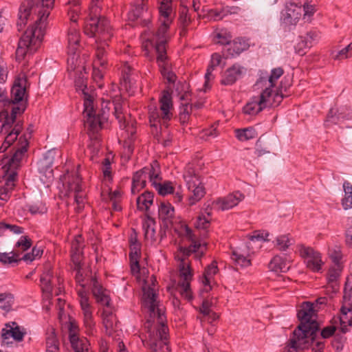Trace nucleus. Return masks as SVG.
<instances>
[{"label":"nucleus","mask_w":352,"mask_h":352,"mask_svg":"<svg viewBox=\"0 0 352 352\" xmlns=\"http://www.w3.org/2000/svg\"><path fill=\"white\" fill-rule=\"evenodd\" d=\"M4 230H5V232L6 231H9L11 233H12L14 234H17V235L23 234L24 231H25V228L21 226H19L15 224L8 223H6L5 221H4Z\"/></svg>","instance_id":"0e129e2a"},{"label":"nucleus","mask_w":352,"mask_h":352,"mask_svg":"<svg viewBox=\"0 0 352 352\" xmlns=\"http://www.w3.org/2000/svg\"><path fill=\"white\" fill-rule=\"evenodd\" d=\"M102 0H91L89 6L88 17L85 20L84 32L90 37H96V42L103 41L96 50V58L93 65L95 67L106 68L107 65L106 41L113 36L109 21L101 17V6Z\"/></svg>","instance_id":"7ed1b4c3"},{"label":"nucleus","mask_w":352,"mask_h":352,"mask_svg":"<svg viewBox=\"0 0 352 352\" xmlns=\"http://www.w3.org/2000/svg\"><path fill=\"white\" fill-rule=\"evenodd\" d=\"M90 285L93 295L96 298V301L102 305L109 306L110 302L109 296L107 294V291L98 283L96 277L91 278Z\"/></svg>","instance_id":"4be33fe9"},{"label":"nucleus","mask_w":352,"mask_h":352,"mask_svg":"<svg viewBox=\"0 0 352 352\" xmlns=\"http://www.w3.org/2000/svg\"><path fill=\"white\" fill-rule=\"evenodd\" d=\"M193 277V271L190 264L182 258L179 264V281L177 289L182 297L188 300L192 299V292L190 289V283Z\"/></svg>","instance_id":"f8f14e48"},{"label":"nucleus","mask_w":352,"mask_h":352,"mask_svg":"<svg viewBox=\"0 0 352 352\" xmlns=\"http://www.w3.org/2000/svg\"><path fill=\"white\" fill-rule=\"evenodd\" d=\"M84 239L80 234L76 235L72 241L71 252H83Z\"/></svg>","instance_id":"864d4df0"},{"label":"nucleus","mask_w":352,"mask_h":352,"mask_svg":"<svg viewBox=\"0 0 352 352\" xmlns=\"http://www.w3.org/2000/svg\"><path fill=\"white\" fill-rule=\"evenodd\" d=\"M19 146L16 148L11 157L4 156L0 165L3 170V177H6L4 187L6 190L12 191L15 186L14 182L16 178V169L19 166L24 153L27 151L28 142L25 136H21L19 140Z\"/></svg>","instance_id":"6e6552de"},{"label":"nucleus","mask_w":352,"mask_h":352,"mask_svg":"<svg viewBox=\"0 0 352 352\" xmlns=\"http://www.w3.org/2000/svg\"><path fill=\"white\" fill-rule=\"evenodd\" d=\"M83 259V252H71V260L74 264V269H81Z\"/></svg>","instance_id":"338daca9"},{"label":"nucleus","mask_w":352,"mask_h":352,"mask_svg":"<svg viewBox=\"0 0 352 352\" xmlns=\"http://www.w3.org/2000/svg\"><path fill=\"white\" fill-rule=\"evenodd\" d=\"M290 267L289 263L280 256H275L269 263L270 270L275 272H286Z\"/></svg>","instance_id":"f704fd0d"},{"label":"nucleus","mask_w":352,"mask_h":352,"mask_svg":"<svg viewBox=\"0 0 352 352\" xmlns=\"http://www.w3.org/2000/svg\"><path fill=\"white\" fill-rule=\"evenodd\" d=\"M115 317L112 314L106 315L103 317V324L106 329V333L112 336L114 331Z\"/></svg>","instance_id":"6e6d98bb"},{"label":"nucleus","mask_w":352,"mask_h":352,"mask_svg":"<svg viewBox=\"0 0 352 352\" xmlns=\"http://www.w3.org/2000/svg\"><path fill=\"white\" fill-rule=\"evenodd\" d=\"M270 151L267 146L263 143L261 138H260L256 142L255 150L254 151L252 159L257 160L263 155L270 153Z\"/></svg>","instance_id":"09e8293b"},{"label":"nucleus","mask_w":352,"mask_h":352,"mask_svg":"<svg viewBox=\"0 0 352 352\" xmlns=\"http://www.w3.org/2000/svg\"><path fill=\"white\" fill-rule=\"evenodd\" d=\"M94 100L91 96H88L84 102V115L86 118L85 126L91 139L98 140V133L102 129L104 122L107 120L104 113L96 114L94 109Z\"/></svg>","instance_id":"9d476101"},{"label":"nucleus","mask_w":352,"mask_h":352,"mask_svg":"<svg viewBox=\"0 0 352 352\" xmlns=\"http://www.w3.org/2000/svg\"><path fill=\"white\" fill-rule=\"evenodd\" d=\"M276 247L280 251L286 250L294 243L288 235H281L276 238Z\"/></svg>","instance_id":"3c124183"},{"label":"nucleus","mask_w":352,"mask_h":352,"mask_svg":"<svg viewBox=\"0 0 352 352\" xmlns=\"http://www.w3.org/2000/svg\"><path fill=\"white\" fill-rule=\"evenodd\" d=\"M80 43V32L75 26H71L68 32V53L75 54Z\"/></svg>","instance_id":"473e14b6"},{"label":"nucleus","mask_w":352,"mask_h":352,"mask_svg":"<svg viewBox=\"0 0 352 352\" xmlns=\"http://www.w3.org/2000/svg\"><path fill=\"white\" fill-rule=\"evenodd\" d=\"M236 137L240 141H248L257 137L258 133L254 127L235 130Z\"/></svg>","instance_id":"ea45409f"},{"label":"nucleus","mask_w":352,"mask_h":352,"mask_svg":"<svg viewBox=\"0 0 352 352\" xmlns=\"http://www.w3.org/2000/svg\"><path fill=\"white\" fill-rule=\"evenodd\" d=\"M14 302V295L10 292L0 293V309L6 313L12 309Z\"/></svg>","instance_id":"58836bf2"},{"label":"nucleus","mask_w":352,"mask_h":352,"mask_svg":"<svg viewBox=\"0 0 352 352\" xmlns=\"http://www.w3.org/2000/svg\"><path fill=\"white\" fill-rule=\"evenodd\" d=\"M158 173L159 163L156 160L153 161L149 166H145L134 173L132 177L131 194L136 195L145 188L147 179L149 180L152 185L153 180L157 179Z\"/></svg>","instance_id":"9b49d317"},{"label":"nucleus","mask_w":352,"mask_h":352,"mask_svg":"<svg viewBox=\"0 0 352 352\" xmlns=\"http://www.w3.org/2000/svg\"><path fill=\"white\" fill-rule=\"evenodd\" d=\"M148 0H135L133 8L128 14V18L131 21H135L144 16L148 11Z\"/></svg>","instance_id":"cd10ccee"},{"label":"nucleus","mask_w":352,"mask_h":352,"mask_svg":"<svg viewBox=\"0 0 352 352\" xmlns=\"http://www.w3.org/2000/svg\"><path fill=\"white\" fill-rule=\"evenodd\" d=\"M162 177L161 175V168L159 165V173L157 174V179L153 180L152 186L157 191V192L162 196H166L174 192V187L173 183L170 181H166L162 183Z\"/></svg>","instance_id":"bb28decb"},{"label":"nucleus","mask_w":352,"mask_h":352,"mask_svg":"<svg viewBox=\"0 0 352 352\" xmlns=\"http://www.w3.org/2000/svg\"><path fill=\"white\" fill-rule=\"evenodd\" d=\"M299 252L301 257L305 259L307 267L313 272H319L322 269L324 263L321 258L320 252L310 247L300 245Z\"/></svg>","instance_id":"f3484780"},{"label":"nucleus","mask_w":352,"mask_h":352,"mask_svg":"<svg viewBox=\"0 0 352 352\" xmlns=\"http://www.w3.org/2000/svg\"><path fill=\"white\" fill-rule=\"evenodd\" d=\"M297 317L300 324L294 330V338L290 340L288 346L296 351L311 346L316 352H322L324 342L316 340L319 326L316 320L314 304L310 302H303L298 311Z\"/></svg>","instance_id":"20e7f679"},{"label":"nucleus","mask_w":352,"mask_h":352,"mask_svg":"<svg viewBox=\"0 0 352 352\" xmlns=\"http://www.w3.org/2000/svg\"><path fill=\"white\" fill-rule=\"evenodd\" d=\"M132 71V68L130 67L129 65L127 63H125L122 69V77H121V81L122 83H124L125 87H127L128 86H131V73Z\"/></svg>","instance_id":"5fc2aeb1"},{"label":"nucleus","mask_w":352,"mask_h":352,"mask_svg":"<svg viewBox=\"0 0 352 352\" xmlns=\"http://www.w3.org/2000/svg\"><path fill=\"white\" fill-rule=\"evenodd\" d=\"M342 270L341 265H335L331 267L327 273V280L329 283L336 281L340 275Z\"/></svg>","instance_id":"bf43d9fd"},{"label":"nucleus","mask_w":352,"mask_h":352,"mask_svg":"<svg viewBox=\"0 0 352 352\" xmlns=\"http://www.w3.org/2000/svg\"><path fill=\"white\" fill-rule=\"evenodd\" d=\"M245 196L239 191H235L224 197L217 199L212 202V205L217 210H230L237 206L244 199Z\"/></svg>","instance_id":"6ab92c4d"},{"label":"nucleus","mask_w":352,"mask_h":352,"mask_svg":"<svg viewBox=\"0 0 352 352\" xmlns=\"http://www.w3.org/2000/svg\"><path fill=\"white\" fill-rule=\"evenodd\" d=\"M195 226L197 229H207L210 226V219L204 215H199L197 217Z\"/></svg>","instance_id":"69168bd1"},{"label":"nucleus","mask_w":352,"mask_h":352,"mask_svg":"<svg viewBox=\"0 0 352 352\" xmlns=\"http://www.w3.org/2000/svg\"><path fill=\"white\" fill-rule=\"evenodd\" d=\"M20 261V253L18 250H14L11 252H0V263L2 264H12Z\"/></svg>","instance_id":"c03bdc74"},{"label":"nucleus","mask_w":352,"mask_h":352,"mask_svg":"<svg viewBox=\"0 0 352 352\" xmlns=\"http://www.w3.org/2000/svg\"><path fill=\"white\" fill-rule=\"evenodd\" d=\"M340 331L345 333L349 331V327H352V307L346 305L343 301V305L340 309Z\"/></svg>","instance_id":"393cba45"},{"label":"nucleus","mask_w":352,"mask_h":352,"mask_svg":"<svg viewBox=\"0 0 352 352\" xmlns=\"http://www.w3.org/2000/svg\"><path fill=\"white\" fill-rule=\"evenodd\" d=\"M27 78L24 74H21L15 79L14 85L11 89L10 104H15L23 102L25 98Z\"/></svg>","instance_id":"aec40b11"},{"label":"nucleus","mask_w":352,"mask_h":352,"mask_svg":"<svg viewBox=\"0 0 352 352\" xmlns=\"http://www.w3.org/2000/svg\"><path fill=\"white\" fill-rule=\"evenodd\" d=\"M343 300L352 307V283L347 281L344 289Z\"/></svg>","instance_id":"e2e57ef3"},{"label":"nucleus","mask_w":352,"mask_h":352,"mask_svg":"<svg viewBox=\"0 0 352 352\" xmlns=\"http://www.w3.org/2000/svg\"><path fill=\"white\" fill-rule=\"evenodd\" d=\"M77 294L83 316V324L85 328V332L89 336H93L96 333V328L93 316V307L89 302L88 294L85 289H78Z\"/></svg>","instance_id":"ddd939ff"},{"label":"nucleus","mask_w":352,"mask_h":352,"mask_svg":"<svg viewBox=\"0 0 352 352\" xmlns=\"http://www.w3.org/2000/svg\"><path fill=\"white\" fill-rule=\"evenodd\" d=\"M60 156V152L56 148H52L49 150L45 153V177H47L48 179H51L53 177V170L50 169V170L48 171L47 175V172L48 168H51L54 162L58 160Z\"/></svg>","instance_id":"72a5a7b5"},{"label":"nucleus","mask_w":352,"mask_h":352,"mask_svg":"<svg viewBox=\"0 0 352 352\" xmlns=\"http://www.w3.org/2000/svg\"><path fill=\"white\" fill-rule=\"evenodd\" d=\"M231 34L226 30H221L214 36V41L221 45H229L232 41Z\"/></svg>","instance_id":"8fccbe9b"},{"label":"nucleus","mask_w":352,"mask_h":352,"mask_svg":"<svg viewBox=\"0 0 352 352\" xmlns=\"http://www.w3.org/2000/svg\"><path fill=\"white\" fill-rule=\"evenodd\" d=\"M67 329L69 341L74 340L80 338L79 335V327L75 319L69 318Z\"/></svg>","instance_id":"de8ad7c7"},{"label":"nucleus","mask_w":352,"mask_h":352,"mask_svg":"<svg viewBox=\"0 0 352 352\" xmlns=\"http://www.w3.org/2000/svg\"><path fill=\"white\" fill-rule=\"evenodd\" d=\"M309 47H311V46L308 43V38H303V36H300L299 41L295 46V50L297 54L302 56L306 53L305 50Z\"/></svg>","instance_id":"13d9d810"},{"label":"nucleus","mask_w":352,"mask_h":352,"mask_svg":"<svg viewBox=\"0 0 352 352\" xmlns=\"http://www.w3.org/2000/svg\"><path fill=\"white\" fill-rule=\"evenodd\" d=\"M115 116L120 123V128H122V129L127 128L126 132L127 133L130 132L131 138H129V140L125 141L124 145H126L129 144V145H128L129 151H133V146H132L131 145V142L132 141L133 137L134 134L135 133V130L133 128L132 126H129L126 124L125 117H124V113L119 114V115Z\"/></svg>","instance_id":"79ce46f5"},{"label":"nucleus","mask_w":352,"mask_h":352,"mask_svg":"<svg viewBox=\"0 0 352 352\" xmlns=\"http://www.w3.org/2000/svg\"><path fill=\"white\" fill-rule=\"evenodd\" d=\"M184 235L190 241L188 247H181L180 251L185 256L195 254L197 259H200L206 253L208 243L197 238L192 230L186 225L184 227Z\"/></svg>","instance_id":"2eb2a0df"},{"label":"nucleus","mask_w":352,"mask_h":352,"mask_svg":"<svg viewBox=\"0 0 352 352\" xmlns=\"http://www.w3.org/2000/svg\"><path fill=\"white\" fill-rule=\"evenodd\" d=\"M142 307L148 314L147 328L154 325L155 333H149V345L152 352H170L168 345V328L164 312L160 307L157 294L154 288L144 286Z\"/></svg>","instance_id":"f03ea898"},{"label":"nucleus","mask_w":352,"mask_h":352,"mask_svg":"<svg viewBox=\"0 0 352 352\" xmlns=\"http://www.w3.org/2000/svg\"><path fill=\"white\" fill-rule=\"evenodd\" d=\"M352 57V42L346 47H344L335 55L334 58L338 60H343Z\"/></svg>","instance_id":"052dcab7"},{"label":"nucleus","mask_w":352,"mask_h":352,"mask_svg":"<svg viewBox=\"0 0 352 352\" xmlns=\"http://www.w3.org/2000/svg\"><path fill=\"white\" fill-rule=\"evenodd\" d=\"M281 67L274 68L269 76L270 85L266 87L259 96H254L251 101L243 107L245 114L256 115L263 109L278 106L283 99V96L278 92H274L272 89L276 85V80L283 74Z\"/></svg>","instance_id":"39448f33"},{"label":"nucleus","mask_w":352,"mask_h":352,"mask_svg":"<svg viewBox=\"0 0 352 352\" xmlns=\"http://www.w3.org/2000/svg\"><path fill=\"white\" fill-rule=\"evenodd\" d=\"M346 243L348 245H352V217L347 219V227L345 232Z\"/></svg>","instance_id":"774afa93"},{"label":"nucleus","mask_w":352,"mask_h":352,"mask_svg":"<svg viewBox=\"0 0 352 352\" xmlns=\"http://www.w3.org/2000/svg\"><path fill=\"white\" fill-rule=\"evenodd\" d=\"M219 271L217 263L215 261H212L207 267L205 269L202 277L201 282L204 286V290L208 292L211 290V282L215 274Z\"/></svg>","instance_id":"c85d7f7f"},{"label":"nucleus","mask_w":352,"mask_h":352,"mask_svg":"<svg viewBox=\"0 0 352 352\" xmlns=\"http://www.w3.org/2000/svg\"><path fill=\"white\" fill-rule=\"evenodd\" d=\"M82 68L79 70L80 75L79 76L76 77L75 79V87L76 90L81 91L82 94H84V102L85 101L86 98L88 97V96H90L86 92L87 89V77L85 76V74L82 73L81 71Z\"/></svg>","instance_id":"49530a36"},{"label":"nucleus","mask_w":352,"mask_h":352,"mask_svg":"<svg viewBox=\"0 0 352 352\" xmlns=\"http://www.w3.org/2000/svg\"><path fill=\"white\" fill-rule=\"evenodd\" d=\"M155 221L150 217H146L142 223V228L144 231V236L146 239L153 240L155 234Z\"/></svg>","instance_id":"a19ab883"},{"label":"nucleus","mask_w":352,"mask_h":352,"mask_svg":"<svg viewBox=\"0 0 352 352\" xmlns=\"http://www.w3.org/2000/svg\"><path fill=\"white\" fill-rule=\"evenodd\" d=\"M69 343L74 352H80L90 349L89 342L85 337H80L74 340H71Z\"/></svg>","instance_id":"a18cd8bd"},{"label":"nucleus","mask_w":352,"mask_h":352,"mask_svg":"<svg viewBox=\"0 0 352 352\" xmlns=\"http://www.w3.org/2000/svg\"><path fill=\"white\" fill-rule=\"evenodd\" d=\"M44 0H25L19 6L16 26L21 31L30 19L34 20L19 40L16 60L21 63L40 47L44 38Z\"/></svg>","instance_id":"f257e3e1"},{"label":"nucleus","mask_w":352,"mask_h":352,"mask_svg":"<svg viewBox=\"0 0 352 352\" xmlns=\"http://www.w3.org/2000/svg\"><path fill=\"white\" fill-rule=\"evenodd\" d=\"M156 61L163 78L169 83H175L177 76L172 71L171 64L168 60L166 53L157 54Z\"/></svg>","instance_id":"412c9836"},{"label":"nucleus","mask_w":352,"mask_h":352,"mask_svg":"<svg viewBox=\"0 0 352 352\" xmlns=\"http://www.w3.org/2000/svg\"><path fill=\"white\" fill-rule=\"evenodd\" d=\"M32 246V240L28 236H21L20 239L16 243L15 250H18L19 253L27 251Z\"/></svg>","instance_id":"603ef678"},{"label":"nucleus","mask_w":352,"mask_h":352,"mask_svg":"<svg viewBox=\"0 0 352 352\" xmlns=\"http://www.w3.org/2000/svg\"><path fill=\"white\" fill-rule=\"evenodd\" d=\"M158 214L164 225L168 227L173 224L175 218L174 207L168 202H162L158 208Z\"/></svg>","instance_id":"5701e85b"},{"label":"nucleus","mask_w":352,"mask_h":352,"mask_svg":"<svg viewBox=\"0 0 352 352\" xmlns=\"http://www.w3.org/2000/svg\"><path fill=\"white\" fill-rule=\"evenodd\" d=\"M184 177L188 190L192 192V195L188 199V205L192 206L204 196L205 188L201 184L199 176L195 173L193 168H188L184 173Z\"/></svg>","instance_id":"4468645a"},{"label":"nucleus","mask_w":352,"mask_h":352,"mask_svg":"<svg viewBox=\"0 0 352 352\" xmlns=\"http://www.w3.org/2000/svg\"><path fill=\"white\" fill-rule=\"evenodd\" d=\"M248 43L242 38L231 41L227 48V56L234 57L239 55L242 52L248 50Z\"/></svg>","instance_id":"7c9ffc66"},{"label":"nucleus","mask_w":352,"mask_h":352,"mask_svg":"<svg viewBox=\"0 0 352 352\" xmlns=\"http://www.w3.org/2000/svg\"><path fill=\"white\" fill-rule=\"evenodd\" d=\"M328 254L334 265H341L342 252L340 247L335 246L329 248Z\"/></svg>","instance_id":"4d7b16f0"},{"label":"nucleus","mask_w":352,"mask_h":352,"mask_svg":"<svg viewBox=\"0 0 352 352\" xmlns=\"http://www.w3.org/2000/svg\"><path fill=\"white\" fill-rule=\"evenodd\" d=\"M302 8L294 3L287 6L284 20L291 25L296 24L301 16Z\"/></svg>","instance_id":"2f4dec72"},{"label":"nucleus","mask_w":352,"mask_h":352,"mask_svg":"<svg viewBox=\"0 0 352 352\" xmlns=\"http://www.w3.org/2000/svg\"><path fill=\"white\" fill-rule=\"evenodd\" d=\"M153 193L145 191L136 199L137 208L141 211H147L153 203Z\"/></svg>","instance_id":"c9c22d12"},{"label":"nucleus","mask_w":352,"mask_h":352,"mask_svg":"<svg viewBox=\"0 0 352 352\" xmlns=\"http://www.w3.org/2000/svg\"><path fill=\"white\" fill-rule=\"evenodd\" d=\"M160 104V109L154 105H150L148 107V118L151 126L157 127L158 124H162L166 125L173 116L172 97L169 91H163Z\"/></svg>","instance_id":"1a4fd4ad"},{"label":"nucleus","mask_w":352,"mask_h":352,"mask_svg":"<svg viewBox=\"0 0 352 352\" xmlns=\"http://www.w3.org/2000/svg\"><path fill=\"white\" fill-rule=\"evenodd\" d=\"M179 23L181 28L180 34L184 35L187 32L188 26L192 22V18L189 14V10L186 6H182L179 9Z\"/></svg>","instance_id":"4c0bfd02"},{"label":"nucleus","mask_w":352,"mask_h":352,"mask_svg":"<svg viewBox=\"0 0 352 352\" xmlns=\"http://www.w3.org/2000/svg\"><path fill=\"white\" fill-rule=\"evenodd\" d=\"M245 71V68L240 65L234 64L228 68L221 79V84L231 85L240 78Z\"/></svg>","instance_id":"b1692460"},{"label":"nucleus","mask_w":352,"mask_h":352,"mask_svg":"<svg viewBox=\"0 0 352 352\" xmlns=\"http://www.w3.org/2000/svg\"><path fill=\"white\" fill-rule=\"evenodd\" d=\"M81 178L77 173L67 174L63 176V186L66 190V195L74 192V199L77 204L76 210L80 212L84 208V196L81 192Z\"/></svg>","instance_id":"dca6fc26"},{"label":"nucleus","mask_w":352,"mask_h":352,"mask_svg":"<svg viewBox=\"0 0 352 352\" xmlns=\"http://www.w3.org/2000/svg\"><path fill=\"white\" fill-rule=\"evenodd\" d=\"M130 252L129 254L130 260L131 270L133 274H138L140 270L139 260L141 256V245L140 243H134L129 245Z\"/></svg>","instance_id":"a878e982"},{"label":"nucleus","mask_w":352,"mask_h":352,"mask_svg":"<svg viewBox=\"0 0 352 352\" xmlns=\"http://www.w3.org/2000/svg\"><path fill=\"white\" fill-rule=\"evenodd\" d=\"M339 117L337 116V111L334 109H331L327 114V118L324 121V124L327 127H329L332 124H338Z\"/></svg>","instance_id":"680f3d73"},{"label":"nucleus","mask_w":352,"mask_h":352,"mask_svg":"<svg viewBox=\"0 0 352 352\" xmlns=\"http://www.w3.org/2000/svg\"><path fill=\"white\" fill-rule=\"evenodd\" d=\"M221 62V56L219 54L214 53L211 56L210 64L206 70V73L205 74V86L208 85V81L212 77V72L214 70V67H217L220 65Z\"/></svg>","instance_id":"37998d69"},{"label":"nucleus","mask_w":352,"mask_h":352,"mask_svg":"<svg viewBox=\"0 0 352 352\" xmlns=\"http://www.w3.org/2000/svg\"><path fill=\"white\" fill-rule=\"evenodd\" d=\"M45 340V352H60L59 342L52 327L48 329V336Z\"/></svg>","instance_id":"e433bc0d"},{"label":"nucleus","mask_w":352,"mask_h":352,"mask_svg":"<svg viewBox=\"0 0 352 352\" xmlns=\"http://www.w3.org/2000/svg\"><path fill=\"white\" fill-rule=\"evenodd\" d=\"M25 107L20 106L13 107L10 114L7 110H3L0 112V133L6 135L4 142L0 146V153H4L16 140L18 135L23 129V124L20 121L16 122V116L24 112Z\"/></svg>","instance_id":"423d86ee"},{"label":"nucleus","mask_w":352,"mask_h":352,"mask_svg":"<svg viewBox=\"0 0 352 352\" xmlns=\"http://www.w3.org/2000/svg\"><path fill=\"white\" fill-rule=\"evenodd\" d=\"M231 259L234 262L236 265L240 267H248L251 265V260L249 258V254L245 250L238 248L232 251L231 254Z\"/></svg>","instance_id":"c756f323"},{"label":"nucleus","mask_w":352,"mask_h":352,"mask_svg":"<svg viewBox=\"0 0 352 352\" xmlns=\"http://www.w3.org/2000/svg\"><path fill=\"white\" fill-rule=\"evenodd\" d=\"M160 26L155 35L157 54L166 53V44L168 38V32L175 19L173 0H158Z\"/></svg>","instance_id":"0eeeda50"},{"label":"nucleus","mask_w":352,"mask_h":352,"mask_svg":"<svg viewBox=\"0 0 352 352\" xmlns=\"http://www.w3.org/2000/svg\"><path fill=\"white\" fill-rule=\"evenodd\" d=\"M25 334V332L21 329L16 322L6 323L1 330L2 344L4 345L12 344V341L10 340L11 338L16 342H21L23 340Z\"/></svg>","instance_id":"a211bd4d"}]
</instances>
